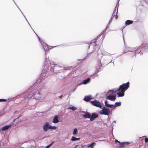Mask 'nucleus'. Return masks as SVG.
<instances>
[{
  "label": "nucleus",
  "mask_w": 148,
  "mask_h": 148,
  "mask_svg": "<svg viewBox=\"0 0 148 148\" xmlns=\"http://www.w3.org/2000/svg\"><path fill=\"white\" fill-rule=\"evenodd\" d=\"M129 87V82H128L126 84H123L119 86V88L117 90L115 93L116 92H118L117 93V95L118 97H123L124 95V93L126 90Z\"/></svg>",
  "instance_id": "f257e3e1"
},
{
  "label": "nucleus",
  "mask_w": 148,
  "mask_h": 148,
  "mask_svg": "<svg viewBox=\"0 0 148 148\" xmlns=\"http://www.w3.org/2000/svg\"><path fill=\"white\" fill-rule=\"evenodd\" d=\"M104 37V36L103 34H100L98 35L93 40L94 43L93 45L95 46L98 45L102 42Z\"/></svg>",
  "instance_id": "f03ea898"
},
{
  "label": "nucleus",
  "mask_w": 148,
  "mask_h": 148,
  "mask_svg": "<svg viewBox=\"0 0 148 148\" xmlns=\"http://www.w3.org/2000/svg\"><path fill=\"white\" fill-rule=\"evenodd\" d=\"M105 106L106 107L108 108L110 107L112 108H113V109L115 108V107L118 106H119L121 105V103L120 102H116L115 103L114 105H110L108 103L107 101L106 100L105 101Z\"/></svg>",
  "instance_id": "7ed1b4c3"
},
{
  "label": "nucleus",
  "mask_w": 148,
  "mask_h": 148,
  "mask_svg": "<svg viewBox=\"0 0 148 148\" xmlns=\"http://www.w3.org/2000/svg\"><path fill=\"white\" fill-rule=\"evenodd\" d=\"M110 112L109 109L106 107H104L103 108L102 110L99 112V113L101 114L108 115L110 114Z\"/></svg>",
  "instance_id": "20e7f679"
},
{
  "label": "nucleus",
  "mask_w": 148,
  "mask_h": 148,
  "mask_svg": "<svg viewBox=\"0 0 148 148\" xmlns=\"http://www.w3.org/2000/svg\"><path fill=\"white\" fill-rule=\"evenodd\" d=\"M90 103L93 105L95 106L99 107L100 108H101V106L100 102L98 101L95 100L92 101H90Z\"/></svg>",
  "instance_id": "39448f33"
},
{
  "label": "nucleus",
  "mask_w": 148,
  "mask_h": 148,
  "mask_svg": "<svg viewBox=\"0 0 148 148\" xmlns=\"http://www.w3.org/2000/svg\"><path fill=\"white\" fill-rule=\"evenodd\" d=\"M106 98L107 99H108L112 101H114L116 99V97L115 95H109L106 97Z\"/></svg>",
  "instance_id": "423d86ee"
},
{
  "label": "nucleus",
  "mask_w": 148,
  "mask_h": 148,
  "mask_svg": "<svg viewBox=\"0 0 148 148\" xmlns=\"http://www.w3.org/2000/svg\"><path fill=\"white\" fill-rule=\"evenodd\" d=\"M98 115L97 114L95 113H93L91 115L90 120L92 121L94 120L95 118L98 117Z\"/></svg>",
  "instance_id": "0eeeda50"
},
{
  "label": "nucleus",
  "mask_w": 148,
  "mask_h": 148,
  "mask_svg": "<svg viewBox=\"0 0 148 148\" xmlns=\"http://www.w3.org/2000/svg\"><path fill=\"white\" fill-rule=\"evenodd\" d=\"M49 123H46L43 126V130L45 131H47L49 129Z\"/></svg>",
  "instance_id": "6e6552de"
},
{
  "label": "nucleus",
  "mask_w": 148,
  "mask_h": 148,
  "mask_svg": "<svg viewBox=\"0 0 148 148\" xmlns=\"http://www.w3.org/2000/svg\"><path fill=\"white\" fill-rule=\"evenodd\" d=\"M119 143V147L121 148L124 147L125 145H128L129 143L128 142H125L123 143H120V142Z\"/></svg>",
  "instance_id": "1a4fd4ad"
},
{
  "label": "nucleus",
  "mask_w": 148,
  "mask_h": 148,
  "mask_svg": "<svg viewBox=\"0 0 148 148\" xmlns=\"http://www.w3.org/2000/svg\"><path fill=\"white\" fill-rule=\"evenodd\" d=\"M33 96H34L35 97V98L36 99H38L39 98V97L38 96L37 97H36V95H39V91L37 90H35L33 92Z\"/></svg>",
  "instance_id": "9d476101"
},
{
  "label": "nucleus",
  "mask_w": 148,
  "mask_h": 148,
  "mask_svg": "<svg viewBox=\"0 0 148 148\" xmlns=\"http://www.w3.org/2000/svg\"><path fill=\"white\" fill-rule=\"evenodd\" d=\"M92 99V97L90 95L85 96L84 99V100L86 101H88Z\"/></svg>",
  "instance_id": "9b49d317"
},
{
  "label": "nucleus",
  "mask_w": 148,
  "mask_h": 148,
  "mask_svg": "<svg viewBox=\"0 0 148 148\" xmlns=\"http://www.w3.org/2000/svg\"><path fill=\"white\" fill-rule=\"evenodd\" d=\"M54 123H57L59 122L58 117L57 116H56L54 117L52 121Z\"/></svg>",
  "instance_id": "f8f14e48"
},
{
  "label": "nucleus",
  "mask_w": 148,
  "mask_h": 148,
  "mask_svg": "<svg viewBox=\"0 0 148 148\" xmlns=\"http://www.w3.org/2000/svg\"><path fill=\"white\" fill-rule=\"evenodd\" d=\"M133 23V21H132L130 20H127L125 21V25L126 26H127L132 24Z\"/></svg>",
  "instance_id": "ddd939ff"
},
{
  "label": "nucleus",
  "mask_w": 148,
  "mask_h": 148,
  "mask_svg": "<svg viewBox=\"0 0 148 148\" xmlns=\"http://www.w3.org/2000/svg\"><path fill=\"white\" fill-rule=\"evenodd\" d=\"M11 127V125H9L7 126H4L3 127L1 128V130L3 131H5L8 129L9 128H10Z\"/></svg>",
  "instance_id": "4468645a"
},
{
  "label": "nucleus",
  "mask_w": 148,
  "mask_h": 148,
  "mask_svg": "<svg viewBox=\"0 0 148 148\" xmlns=\"http://www.w3.org/2000/svg\"><path fill=\"white\" fill-rule=\"evenodd\" d=\"M91 116L90 114L88 113L87 112L85 114L83 115V116L86 118H90Z\"/></svg>",
  "instance_id": "2eb2a0df"
},
{
  "label": "nucleus",
  "mask_w": 148,
  "mask_h": 148,
  "mask_svg": "<svg viewBox=\"0 0 148 148\" xmlns=\"http://www.w3.org/2000/svg\"><path fill=\"white\" fill-rule=\"evenodd\" d=\"M90 80V79L88 78L84 80L83 81V84H86L88 83Z\"/></svg>",
  "instance_id": "dca6fc26"
},
{
  "label": "nucleus",
  "mask_w": 148,
  "mask_h": 148,
  "mask_svg": "<svg viewBox=\"0 0 148 148\" xmlns=\"http://www.w3.org/2000/svg\"><path fill=\"white\" fill-rule=\"evenodd\" d=\"M80 139V138H77L74 136H73L71 138V140L72 141H74L79 140Z\"/></svg>",
  "instance_id": "f3484780"
},
{
  "label": "nucleus",
  "mask_w": 148,
  "mask_h": 148,
  "mask_svg": "<svg viewBox=\"0 0 148 148\" xmlns=\"http://www.w3.org/2000/svg\"><path fill=\"white\" fill-rule=\"evenodd\" d=\"M77 108L74 107V106H72L71 107H69L68 108V109H71L73 110H75L77 109Z\"/></svg>",
  "instance_id": "a211bd4d"
},
{
  "label": "nucleus",
  "mask_w": 148,
  "mask_h": 148,
  "mask_svg": "<svg viewBox=\"0 0 148 148\" xmlns=\"http://www.w3.org/2000/svg\"><path fill=\"white\" fill-rule=\"evenodd\" d=\"M78 134V131L76 128H75L74 129V131L73 132V134L74 135H76Z\"/></svg>",
  "instance_id": "6ab92c4d"
},
{
  "label": "nucleus",
  "mask_w": 148,
  "mask_h": 148,
  "mask_svg": "<svg viewBox=\"0 0 148 148\" xmlns=\"http://www.w3.org/2000/svg\"><path fill=\"white\" fill-rule=\"evenodd\" d=\"M114 17L116 19L118 18V16L117 15H114V16L113 15H112V16L111 18V19L110 21H111L112 19L114 18Z\"/></svg>",
  "instance_id": "aec40b11"
},
{
  "label": "nucleus",
  "mask_w": 148,
  "mask_h": 148,
  "mask_svg": "<svg viewBox=\"0 0 148 148\" xmlns=\"http://www.w3.org/2000/svg\"><path fill=\"white\" fill-rule=\"evenodd\" d=\"M95 144V142L92 143L91 144H89L88 146V147H91V148H93V146Z\"/></svg>",
  "instance_id": "412c9836"
},
{
  "label": "nucleus",
  "mask_w": 148,
  "mask_h": 148,
  "mask_svg": "<svg viewBox=\"0 0 148 148\" xmlns=\"http://www.w3.org/2000/svg\"><path fill=\"white\" fill-rule=\"evenodd\" d=\"M57 127L56 126H52L49 125V129L51 130L54 129L55 130L56 129Z\"/></svg>",
  "instance_id": "4be33fe9"
},
{
  "label": "nucleus",
  "mask_w": 148,
  "mask_h": 148,
  "mask_svg": "<svg viewBox=\"0 0 148 148\" xmlns=\"http://www.w3.org/2000/svg\"><path fill=\"white\" fill-rule=\"evenodd\" d=\"M114 91L113 90H109L108 92V93H110L111 94H114Z\"/></svg>",
  "instance_id": "5701e85b"
},
{
  "label": "nucleus",
  "mask_w": 148,
  "mask_h": 148,
  "mask_svg": "<svg viewBox=\"0 0 148 148\" xmlns=\"http://www.w3.org/2000/svg\"><path fill=\"white\" fill-rule=\"evenodd\" d=\"M54 142H53L52 143H51L49 145L47 146L46 147V148H49V147H50L51 145Z\"/></svg>",
  "instance_id": "b1692460"
},
{
  "label": "nucleus",
  "mask_w": 148,
  "mask_h": 148,
  "mask_svg": "<svg viewBox=\"0 0 148 148\" xmlns=\"http://www.w3.org/2000/svg\"><path fill=\"white\" fill-rule=\"evenodd\" d=\"M7 101V99H0V102L1 101Z\"/></svg>",
  "instance_id": "393cba45"
},
{
  "label": "nucleus",
  "mask_w": 148,
  "mask_h": 148,
  "mask_svg": "<svg viewBox=\"0 0 148 148\" xmlns=\"http://www.w3.org/2000/svg\"><path fill=\"white\" fill-rule=\"evenodd\" d=\"M145 143H147L148 142V138H145Z\"/></svg>",
  "instance_id": "a878e982"
},
{
  "label": "nucleus",
  "mask_w": 148,
  "mask_h": 148,
  "mask_svg": "<svg viewBox=\"0 0 148 148\" xmlns=\"http://www.w3.org/2000/svg\"><path fill=\"white\" fill-rule=\"evenodd\" d=\"M115 141L116 142H118V143L120 142L118 141L117 140H116Z\"/></svg>",
  "instance_id": "bb28decb"
},
{
  "label": "nucleus",
  "mask_w": 148,
  "mask_h": 148,
  "mask_svg": "<svg viewBox=\"0 0 148 148\" xmlns=\"http://www.w3.org/2000/svg\"><path fill=\"white\" fill-rule=\"evenodd\" d=\"M109 27V24H108V25H107V26H106V28H108V27Z\"/></svg>",
  "instance_id": "cd10ccee"
},
{
  "label": "nucleus",
  "mask_w": 148,
  "mask_h": 148,
  "mask_svg": "<svg viewBox=\"0 0 148 148\" xmlns=\"http://www.w3.org/2000/svg\"><path fill=\"white\" fill-rule=\"evenodd\" d=\"M62 95L60 96V97H59V98H61V97H62Z\"/></svg>",
  "instance_id": "c85d7f7f"
},
{
  "label": "nucleus",
  "mask_w": 148,
  "mask_h": 148,
  "mask_svg": "<svg viewBox=\"0 0 148 148\" xmlns=\"http://www.w3.org/2000/svg\"><path fill=\"white\" fill-rule=\"evenodd\" d=\"M78 146V145H76L75 147V148H76L77 146Z\"/></svg>",
  "instance_id": "c756f323"
},
{
  "label": "nucleus",
  "mask_w": 148,
  "mask_h": 148,
  "mask_svg": "<svg viewBox=\"0 0 148 148\" xmlns=\"http://www.w3.org/2000/svg\"><path fill=\"white\" fill-rule=\"evenodd\" d=\"M101 66V64L100 63V66H100L99 67H100Z\"/></svg>",
  "instance_id": "7c9ffc66"
},
{
  "label": "nucleus",
  "mask_w": 148,
  "mask_h": 148,
  "mask_svg": "<svg viewBox=\"0 0 148 148\" xmlns=\"http://www.w3.org/2000/svg\"><path fill=\"white\" fill-rule=\"evenodd\" d=\"M92 44V43H91V44Z\"/></svg>",
  "instance_id": "2f4dec72"
},
{
  "label": "nucleus",
  "mask_w": 148,
  "mask_h": 148,
  "mask_svg": "<svg viewBox=\"0 0 148 148\" xmlns=\"http://www.w3.org/2000/svg\"><path fill=\"white\" fill-rule=\"evenodd\" d=\"M110 22H109V24H110Z\"/></svg>",
  "instance_id": "473e14b6"
},
{
  "label": "nucleus",
  "mask_w": 148,
  "mask_h": 148,
  "mask_svg": "<svg viewBox=\"0 0 148 148\" xmlns=\"http://www.w3.org/2000/svg\"><path fill=\"white\" fill-rule=\"evenodd\" d=\"M110 22H109V24H110Z\"/></svg>",
  "instance_id": "72a5a7b5"
}]
</instances>
